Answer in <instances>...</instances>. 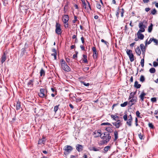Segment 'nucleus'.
<instances>
[{"label": "nucleus", "instance_id": "nucleus-1", "mask_svg": "<svg viewBox=\"0 0 158 158\" xmlns=\"http://www.w3.org/2000/svg\"><path fill=\"white\" fill-rule=\"evenodd\" d=\"M101 139L102 140L100 141L99 144L100 145H103L105 144H107L110 141L111 136L109 132H105L103 134Z\"/></svg>", "mask_w": 158, "mask_h": 158}, {"label": "nucleus", "instance_id": "nucleus-2", "mask_svg": "<svg viewBox=\"0 0 158 158\" xmlns=\"http://www.w3.org/2000/svg\"><path fill=\"white\" fill-rule=\"evenodd\" d=\"M60 64L61 68L64 71L69 72L70 71V68L64 59H61L60 60Z\"/></svg>", "mask_w": 158, "mask_h": 158}, {"label": "nucleus", "instance_id": "nucleus-3", "mask_svg": "<svg viewBox=\"0 0 158 158\" xmlns=\"http://www.w3.org/2000/svg\"><path fill=\"white\" fill-rule=\"evenodd\" d=\"M64 154L65 155H67L73 150V147L69 145H66L64 146Z\"/></svg>", "mask_w": 158, "mask_h": 158}, {"label": "nucleus", "instance_id": "nucleus-4", "mask_svg": "<svg viewBox=\"0 0 158 158\" xmlns=\"http://www.w3.org/2000/svg\"><path fill=\"white\" fill-rule=\"evenodd\" d=\"M145 23H146V22L145 20L139 23L138 26L140 29L138 31L142 32L145 31V30L144 28L146 27V26L144 24Z\"/></svg>", "mask_w": 158, "mask_h": 158}, {"label": "nucleus", "instance_id": "nucleus-5", "mask_svg": "<svg viewBox=\"0 0 158 158\" xmlns=\"http://www.w3.org/2000/svg\"><path fill=\"white\" fill-rule=\"evenodd\" d=\"M127 53L128 56L131 62H133L134 61V56L132 53V52L131 50L127 49Z\"/></svg>", "mask_w": 158, "mask_h": 158}, {"label": "nucleus", "instance_id": "nucleus-6", "mask_svg": "<svg viewBox=\"0 0 158 158\" xmlns=\"http://www.w3.org/2000/svg\"><path fill=\"white\" fill-rule=\"evenodd\" d=\"M123 118L124 121H127L126 124L129 127H131L132 126V120L131 119H127V114H125L123 116Z\"/></svg>", "mask_w": 158, "mask_h": 158}, {"label": "nucleus", "instance_id": "nucleus-7", "mask_svg": "<svg viewBox=\"0 0 158 158\" xmlns=\"http://www.w3.org/2000/svg\"><path fill=\"white\" fill-rule=\"evenodd\" d=\"M56 33L58 35H61L62 32L60 28V25L58 23H56Z\"/></svg>", "mask_w": 158, "mask_h": 158}, {"label": "nucleus", "instance_id": "nucleus-8", "mask_svg": "<svg viewBox=\"0 0 158 158\" xmlns=\"http://www.w3.org/2000/svg\"><path fill=\"white\" fill-rule=\"evenodd\" d=\"M45 90L44 89H40V93H39L38 95L41 98H46L47 96L44 94Z\"/></svg>", "mask_w": 158, "mask_h": 158}, {"label": "nucleus", "instance_id": "nucleus-9", "mask_svg": "<svg viewBox=\"0 0 158 158\" xmlns=\"http://www.w3.org/2000/svg\"><path fill=\"white\" fill-rule=\"evenodd\" d=\"M112 123L117 128H118L122 124L121 121L119 120H118L116 122Z\"/></svg>", "mask_w": 158, "mask_h": 158}, {"label": "nucleus", "instance_id": "nucleus-10", "mask_svg": "<svg viewBox=\"0 0 158 158\" xmlns=\"http://www.w3.org/2000/svg\"><path fill=\"white\" fill-rule=\"evenodd\" d=\"M103 134H102V131L101 130H98L97 131H95L94 133V137H100L101 138Z\"/></svg>", "mask_w": 158, "mask_h": 158}, {"label": "nucleus", "instance_id": "nucleus-11", "mask_svg": "<svg viewBox=\"0 0 158 158\" xmlns=\"http://www.w3.org/2000/svg\"><path fill=\"white\" fill-rule=\"evenodd\" d=\"M92 50L93 52V58L94 59H96L97 58L98 56V52L97 51L96 48L94 47H93L92 48Z\"/></svg>", "mask_w": 158, "mask_h": 158}, {"label": "nucleus", "instance_id": "nucleus-12", "mask_svg": "<svg viewBox=\"0 0 158 158\" xmlns=\"http://www.w3.org/2000/svg\"><path fill=\"white\" fill-rule=\"evenodd\" d=\"M142 32H140L139 31H138V32L137 33V37H138L139 39L142 40L144 38V35L143 34H141V33Z\"/></svg>", "mask_w": 158, "mask_h": 158}, {"label": "nucleus", "instance_id": "nucleus-13", "mask_svg": "<svg viewBox=\"0 0 158 158\" xmlns=\"http://www.w3.org/2000/svg\"><path fill=\"white\" fill-rule=\"evenodd\" d=\"M19 8L21 10H22L23 11H26L29 9L28 7L26 5L23 6L21 4L20 5Z\"/></svg>", "mask_w": 158, "mask_h": 158}, {"label": "nucleus", "instance_id": "nucleus-14", "mask_svg": "<svg viewBox=\"0 0 158 158\" xmlns=\"http://www.w3.org/2000/svg\"><path fill=\"white\" fill-rule=\"evenodd\" d=\"M140 49L142 52V54L144 56L145 53L146 51V48L143 44H141L140 46Z\"/></svg>", "mask_w": 158, "mask_h": 158}, {"label": "nucleus", "instance_id": "nucleus-15", "mask_svg": "<svg viewBox=\"0 0 158 158\" xmlns=\"http://www.w3.org/2000/svg\"><path fill=\"white\" fill-rule=\"evenodd\" d=\"M6 56L5 52H4L1 58V62L2 64L6 60Z\"/></svg>", "mask_w": 158, "mask_h": 158}, {"label": "nucleus", "instance_id": "nucleus-16", "mask_svg": "<svg viewBox=\"0 0 158 158\" xmlns=\"http://www.w3.org/2000/svg\"><path fill=\"white\" fill-rule=\"evenodd\" d=\"M76 149L79 152L83 150V147L82 145L78 144L76 146Z\"/></svg>", "mask_w": 158, "mask_h": 158}, {"label": "nucleus", "instance_id": "nucleus-17", "mask_svg": "<svg viewBox=\"0 0 158 158\" xmlns=\"http://www.w3.org/2000/svg\"><path fill=\"white\" fill-rule=\"evenodd\" d=\"M146 95V94L143 91L139 96V97L140 98L141 101L143 102L144 101V97Z\"/></svg>", "mask_w": 158, "mask_h": 158}, {"label": "nucleus", "instance_id": "nucleus-18", "mask_svg": "<svg viewBox=\"0 0 158 158\" xmlns=\"http://www.w3.org/2000/svg\"><path fill=\"white\" fill-rule=\"evenodd\" d=\"M101 149L100 147H98L96 148L95 147H93L91 148H89V149L90 151H99Z\"/></svg>", "mask_w": 158, "mask_h": 158}, {"label": "nucleus", "instance_id": "nucleus-19", "mask_svg": "<svg viewBox=\"0 0 158 158\" xmlns=\"http://www.w3.org/2000/svg\"><path fill=\"white\" fill-rule=\"evenodd\" d=\"M34 79H32L30 80L27 83V85L28 87H32L33 85Z\"/></svg>", "mask_w": 158, "mask_h": 158}, {"label": "nucleus", "instance_id": "nucleus-20", "mask_svg": "<svg viewBox=\"0 0 158 158\" xmlns=\"http://www.w3.org/2000/svg\"><path fill=\"white\" fill-rule=\"evenodd\" d=\"M111 148V146H108L105 147L104 149V151H102V152L104 153H106L108 151V150L110 149Z\"/></svg>", "mask_w": 158, "mask_h": 158}, {"label": "nucleus", "instance_id": "nucleus-21", "mask_svg": "<svg viewBox=\"0 0 158 158\" xmlns=\"http://www.w3.org/2000/svg\"><path fill=\"white\" fill-rule=\"evenodd\" d=\"M21 107V103L19 100H18L16 102V109L18 110L20 109Z\"/></svg>", "mask_w": 158, "mask_h": 158}, {"label": "nucleus", "instance_id": "nucleus-22", "mask_svg": "<svg viewBox=\"0 0 158 158\" xmlns=\"http://www.w3.org/2000/svg\"><path fill=\"white\" fill-rule=\"evenodd\" d=\"M69 20V17L68 15H64L63 16V21H68Z\"/></svg>", "mask_w": 158, "mask_h": 158}, {"label": "nucleus", "instance_id": "nucleus-23", "mask_svg": "<svg viewBox=\"0 0 158 158\" xmlns=\"http://www.w3.org/2000/svg\"><path fill=\"white\" fill-rule=\"evenodd\" d=\"M46 141V140L45 139V138H44V136L43 137V138L42 139L39 140L38 142V144H44Z\"/></svg>", "mask_w": 158, "mask_h": 158}, {"label": "nucleus", "instance_id": "nucleus-24", "mask_svg": "<svg viewBox=\"0 0 158 158\" xmlns=\"http://www.w3.org/2000/svg\"><path fill=\"white\" fill-rule=\"evenodd\" d=\"M118 132L117 131L115 130L114 131V140H116L118 138Z\"/></svg>", "mask_w": 158, "mask_h": 158}, {"label": "nucleus", "instance_id": "nucleus-25", "mask_svg": "<svg viewBox=\"0 0 158 158\" xmlns=\"http://www.w3.org/2000/svg\"><path fill=\"white\" fill-rule=\"evenodd\" d=\"M136 94V92H131L130 94V95L128 98V99L130 100V99H131V98H136V97H134L135 95Z\"/></svg>", "mask_w": 158, "mask_h": 158}, {"label": "nucleus", "instance_id": "nucleus-26", "mask_svg": "<svg viewBox=\"0 0 158 158\" xmlns=\"http://www.w3.org/2000/svg\"><path fill=\"white\" fill-rule=\"evenodd\" d=\"M135 52L138 56H140L141 54V51L140 48L139 46H138L137 48L135 49Z\"/></svg>", "mask_w": 158, "mask_h": 158}, {"label": "nucleus", "instance_id": "nucleus-27", "mask_svg": "<svg viewBox=\"0 0 158 158\" xmlns=\"http://www.w3.org/2000/svg\"><path fill=\"white\" fill-rule=\"evenodd\" d=\"M141 86L140 84H138V82L137 81H136L134 84V87L137 89L139 88Z\"/></svg>", "mask_w": 158, "mask_h": 158}, {"label": "nucleus", "instance_id": "nucleus-28", "mask_svg": "<svg viewBox=\"0 0 158 158\" xmlns=\"http://www.w3.org/2000/svg\"><path fill=\"white\" fill-rule=\"evenodd\" d=\"M111 126L108 127L106 128V130L107 131V132H108L110 133H111L112 132L113 130L111 129Z\"/></svg>", "mask_w": 158, "mask_h": 158}, {"label": "nucleus", "instance_id": "nucleus-29", "mask_svg": "<svg viewBox=\"0 0 158 158\" xmlns=\"http://www.w3.org/2000/svg\"><path fill=\"white\" fill-rule=\"evenodd\" d=\"M136 99L137 98H131V99H130V100L129 102L135 104L137 102Z\"/></svg>", "mask_w": 158, "mask_h": 158}, {"label": "nucleus", "instance_id": "nucleus-30", "mask_svg": "<svg viewBox=\"0 0 158 158\" xmlns=\"http://www.w3.org/2000/svg\"><path fill=\"white\" fill-rule=\"evenodd\" d=\"M152 27L153 25L152 23H151L150 25L148 27V31L150 33L152 32Z\"/></svg>", "mask_w": 158, "mask_h": 158}, {"label": "nucleus", "instance_id": "nucleus-31", "mask_svg": "<svg viewBox=\"0 0 158 158\" xmlns=\"http://www.w3.org/2000/svg\"><path fill=\"white\" fill-rule=\"evenodd\" d=\"M63 23L65 28H67L69 27L68 21H63Z\"/></svg>", "mask_w": 158, "mask_h": 158}, {"label": "nucleus", "instance_id": "nucleus-32", "mask_svg": "<svg viewBox=\"0 0 158 158\" xmlns=\"http://www.w3.org/2000/svg\"><path fill=\"white\" fill-rule=\"evenodd\" d=\"M40 74L41 77L43 75L44 76L45 75V71L43 68H42L40 70Z\"/></svg>", "mask_w": 158, "mask_h": 158}, {"label": "nucleus", "instance_id": "nucleus-33", "mask_svg": "<svg viewBox=\"0 0 158 158\" xmlns=\"http://www.w3.org/2000/svg\"><path fill=\"white\" fill-rule=\"evenodd\" d=\"M149 71L151 73H153L156 72V69L154 68H152L149 69Z\"/></svg>", "mask_w": 158, "mask_h": 158}, {"label": "nucleus", "instance_id": "nucleus-34", "mask_svg": "<svg viewBox=\"0 0 158 158\" xmlns=\"http://www.w3.org/2000/svg\"><path fill=\"white\" fill-rule=\"evenodd\" d=\"M145 78L144 76L143 75H141L139 79L140 81L143 82L145 81Z\"/></svg>", "mask_w": 158, "mask_h": 158}, {"label": "nucleus", "instance_id": "nucleus-35", "mask_svg": "<svg viewBox=\"0 0 158 158\" xmlns=\"http://www.w3.org/2000/svg\"><path fill=\"white\" fill-rule=\"evenodd\" d=\"M60 105H58L54 107V111L55 112V113H56V111L58 110V109H59V106Z\"/></svg>", "mask_w": 158, "mask_h": 158}, {"label": "nucleus", "instance_id": "nucleus-36", "mask_svg": "<svg viewBox=\"0 0 158 158\" xmlns=\"http://www.w3.org/2000/svg\"><path fill=\"white\" fill-rule=\"evenodd\" d=\"M152 38H151L149 40L148 42L147 43V40L145 41V43L146 46L147 44H150L151 43V42H152Z\"/></svg>", "mask_w": 158, "mask_h": 158}, {"label": "nucleus", "instance_id": "nucleus-37", "mask_svg": "<svg viewBox=\"0 0 158 158\" xmlns=\"http://www.w3.org/2000/svg\"><path fill=\"white\" fill-rule=\"evenodd\" d=\"M127 102H125L121 104L120 106L121 107H124L126 106L127 104Z\"/></svg>", "mask_w": 158, "mask_h": 158}, {"label": "nucleus", "instance_id": "nucleus-38", "mask_svg": "<svg viewBox=\"0 0 158 158\" xmlns=\"http://www.w3.org/2000/svg\"><path fill=\"white\" fill-rule=\"evenodd\" d=\"M111 117L112 118H113V119L114 120H115V121L116 120V118H118V116H117L116 115H111Z\"/></svg>", "mask_w": 158, "mask_h": 158}, {"label": "nucleus", "instance_id": "nucleus-39", "mask_svg": "<svg viewBox=\"0 0 158 158\" xmlns=\"http://www.w3.org/2000/svg\"><path fill=\"white\" fill-rule=\"evenodd\" d=\"M105 125H108L110 126H112V125L110 123H102L101 124V125H102V126Z\"/></svg>", "mask_w": 158, "mask_h": 158}, {"label": "nucleus", "instance_id": "nucleus-40", "mask_svg": "<svg viewBox=\"0 0 158 158\" xmlns=\"http://www.w3.org/2000/svg\"><path fill=\"white\" fill-rule=\"evenodd\" d=\"M152 41H153L154 42V43H155L156 45H158V40L157 39H154L153 38H152Z\"/></svg>", "mask_w": 158, "mask_h": 158}, {"label": "nucleus", "instance_id": "nucleus-41", "mask_svg": "<svg viewBox=\"0 0 158 158\" xmlns=\"http://www.w3.org/2000/svg\"><path fill=\"white\" fill-rule=\"evenodd\" d=\"M138 136H139V139H141V140L144 139V138H143L144 135H141V133H140L139 134Z\"/></svg>", "mask_w": 158, "mask_h": 158}, {"label": "nucleus", "instance_id": "nucleus-42", "mask_svg": "<svg viewBox=\"0 0 158 158\" xmlns=\"http://www.w3.org/2000/svg\"><path fill=\"white\" fill-rule=\"evenodd\" d=\"M140 64L142 67H143L144 66V59H141V62H140Z\"/></svg>", "mask_w": 158, "mask_h": 158}, {"label": "nucleus", "instance_id": "nucleus-43", "mask_svg": "<svg viewBox=\"0 0 158 158\" xmlns=\"http://www.w3.org/2000/svg\"><path fill=\"white\" fill-rule=\"evenodd\" d=\"M151 100L152 102H156V98H151Z\"/></svg>", "mask_w": 158, "mask_h": 158}, {"label": "nucleus", "instance_id": "nucleus-44", "mask_svg": "<svg viewBox=\"0 0 158 158\" xmlns=\"http://www.w3.org/2000/svg\"><path fill=\"white\" fill-rule=\"evenodd\" d=\"M148 126L151 129H153L154 126L152 123H148Z\"/></svg>", "mask_w": 158, "mask_h": 158}, {"label": "nucleus", "instance_id": "nucleus-45", "mask_svg": "<svg viewBox=\"0 0 158 158\" xmlns=\"http://www.w3.org/2000/svg\"><path fill=\"white\" fill-rule=\"evenodd\" d=\"M156 12V10L155 9H153L151 11V14L152 15H155Z\"/></svg>", "mask_w": 158, "mask_h": 158}, {"label": "nucleus", "instance_id": "nucleus-46", "mask_svg": "<svg viewBox=\"0 0 158 158\" xmlns=\"http://www.w3.org/2000/svg\"><path fill=\"white\" fill-rule=\"evenodd\" d=\"M101 41L102 42L104 43L105 44H106L107 46H108V44H109L108 42L104 40L103 39H102L101 40Z\"/></svg>", "mask_w": 158, "mask_h": 158}, {"label": "nucleus", "instance_id": "nucleus-47", "mask_svg": "<svg viewBox=\"0 0 158 158\" xmlns=\"http://www.w3.org/2000/svg\"><path fill=\"white\" fill-rule=\"evenodd\" d=\"M74 19L73 20V23H74L77 20V17L76 16H74Z\"/></svg>", "mask_w": 158, "mask_h": 158}, {"label": "nucleus", "instance_id": "nucleus-48", "mask_svg": "<svg viewBox=\"0 0 158 158\" xmlns=\"http://www.w3.org/2000/svg\"><path fill=\"white\" fill-rule=\"evenodd\" d=\"M153 65L154 67H156L158 66V63L156 61L153 62Z\"/></svg>", "mask_w": 158, "mask_h": 158}, {"label": "nucleus", "instance_id": "nucleus-49", "mask_svg": "<svg viewBox=\"0 0 158 158\" xmlns=\"http://www.w3.org/2000/svg\"><path fill=\"white\" fill-rule=\"evenodd\" d=\"M82 83L84 85L86 86H88L89 85V83H86L84 81H82Z\"/></svg>", "mask_w": 158, "mask_h": 158}, {"label": "nucleus", "instance_id": "nucleus-50", "mask_svg": "<svg viewBox=\"0 0 158 158\" xmlns=\"http://www.w3.org/2000/svg\"><path fill=\"white\" fill-rule=\"evenodd\" d=\"M96 7L97 8L99 9H101V6L99 3H97L96 5Z\"/></svg>", "mask_w": 158, "mask_h": 158}, {"label": "nucleus", "instance_id": "nucleus-51", "mask_svg": "<svg viewBox=\"0 0 158 158\" xmlns=\"http://www.w3.org/2000/svg\"><path fill=\"white\" fill-rule=\"evenodd\" d=\"M120 11V12H121V16L122 17H123V13H124V9H123L122 8L121 9V11Z\"/></svg>", "mask_w": 158, "mask_h": 158}, {"label": "nucleus", "instance_id": "nucleus-52", "mask_svg": "<svg viewBox=\"0 0 158 158\" xmlns=\"http://www.w3.org/2000/svg\"><path fill=\"white\" fill-rule=\"evenodd\" d=\"M56 54L57 53H53L51 55L52 56H54V59L55 60L56 59Z\"/></svg>", "mask_w": 158, "mask_h": 158}, {"label": "nucleus", "instance_id": "nucleus-53", "mask_svg": "<svg viewBox=\"0 0 158 158\" xmlns=\"http://www.w3.org/2000/svg\"><path fill=\"white\" fill-rule=\"evenodd\" d=\"M138 118H135V125L136 127L138 126Z\"/></svg>", "mask_w": 158, "mask_h": 158}, {"label": "nucleus", "instance_id": "nucleus-54", "mask_svg": "<svg viewBox=\"0 0 158 158\" xmlns=\"http://www.w3.org/2000/svg\"><path fill=\"white\" fill-rule=\"evenodd\" d=\"M140 113L139 111H137L136 112V115L137 116V117H140Z\"/></svg>", "mask_w": 158, "mask_h": 158}, {"label": "nucleus", "instance_id": "nucleus-55", "mask_svg": "<svg viewBox=\"0 0 158 158\" xmlns=\"http://www.w3.org/2000/svg\"><path fill=\"white\" fill-rule=\"evenodd\" d=\"M128 104L129 106V107H131L132 105H133L134 104V103L129 102L128 103Z\"/></svg>", "mask_w": 158, "mask_h": 158}, {"label": "nucleus", "instance_id": "nucleus-56", "mask_svg": "<svg viewBox=\"0 0 158 158\" xmlns=\"http://www.w3.org/2000/svg\"><path fill=\"white\" fill-rule=\"evenodd\" d=\"M119 8H118V10L116 11V16L117 17V18H118L119 16Z\"/></svg>", "mask_w": 158, "mask_h": 158}, {"label": "nucleus", "instance_id": "nucleus-57", "mask_svg": "<svg viewBox=\"0 0 158 158\" xmlns=\"http://www.w3.org/2000/svg\"><path fill=\"white\" fill-rule=\"evenodd\" d=\"M82 3H83V7L85 9H86V4L85 1H84V2H83Z\"/></svg>", "mask_w": 158, "mask_h": 158}, {"label": "nucleus", "instance_id": "nucleus-58", "mask_svg": "<svg viewBox=\"0 0 158 158\" xmlns=\"http://www.w3.org/2000/svg\"><path fill=\"white\" fill-rule=\"evenodd\" d=\"M89 69V67H85L83 69V70L84 71L86 72Z\"/></svg>", "mask_w": 158, "mask_h": 158}, {"label": "nucleus", "instance_id": "nucleus-59", "mask_svg": "<svg viewBox=\"0 0 158 158\" xmlns=\"http://www.w3.org/2000/svg\"><path fill=\"white\" fill-rule=\"evenodd\" d=\"M22 54L23 55L25 53V52H26V50L25 48H23L22 49Z\"/></svg>", "mask_w": 158, "mask_h": 158}, {"label": "nucleus", "instance_id": "nucleus-60", "mask_svg": "<svg viewBox=\"0 0 158 158\" xmlns=\"http://www.w3.org/2000/svg\"><path fill=\"white\" fill-rule=\"evenodd\" d=\"M77 34V32H76V34ZM77 35H74L72 36L73 39H77Z\"/></svg>", "mask_w": 158, "mask_h": 158}, {"label": "nucleus", "instance_id": "nucleus-61", "mask_svg": "<svg viewBox=\"0 0 158 158\" xmlns=\"http://www.w3.org/2000/svg\"><path fill=\"white\" fill-rule=\"evenodd\" d=\"M80 48L82 50H85V48L83 45H81Z\"/></svg>", "mask_w": 158, "mask_h": 158}, {"label": "nucleus", "instance_id": "nucleus-62", "mask_svg": "<svg viewBox=\"0 0 158 158\" xmlns=\"http://www.w3.org/2000/svg\"><path fill=\"white\" fill-rule=\"evenodd\" d=\"M81 41H82V43L83 44L84 43V38L83 36H82L81 38Z\"/></svg>", "mask_w": 158, "mask_h": 158}, {"label": "nucleus", "instance_id": "nucleus-63", "mask_svg": "<svg viewBox=\"0 0 158 158\" xmlns=\"http://www.w3.org/2000/svg\"><path fill=\"white\" fill-rule=\"evenodd\" d=\"M52 51L54 53H57L56 50V49L55 48H54L52 49Z\"/></svg>", "mask_w": 158, "mask_h": 158}, {"label": "nucleus", "instance_id": "nucleus-64", "mask_svg": "<svg viewBox=\"0 0 158 158\" xmlns=\"http://www.w3.org/2000/svg\"><path fill=\"white\" fill-rule=\"evenodd\" d=\"M66 62L68 63H69L70 62V59L68 58H65Z\"/></svg>", "mask_w": 158, "mask_h": 158}]
</instances>
